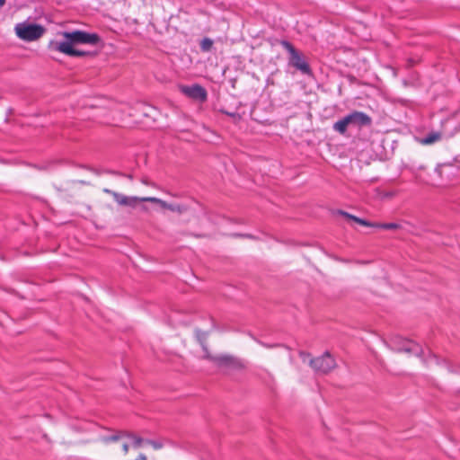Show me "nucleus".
<instances>
[{"label":"nucleus","instance_id":"nucleus-1","mask_svg":"<svg viewBox=\"0 0 460 460\" xmlns=\"http://www.w3.org/2000/svg\"><path fill=\"white\" fill-rule=\"evenodd\" d=\"M65 40L52 43L54 49L70 57L93 56L90 51H84L75 48L78 44H88L97 46L102 43V38L97 33H91L84 31L75 30L63 32Z\"/></svg>","mask_w":460,"mask_h":460},{"label":"nucleus","instance_id":"nucleus-2","mask_svg":"<svg viewBox=\"0 0 460 460\" xmlns=\"http://www.w3.org/2000/svg\"><path fill=\"white\" fill-rule=\"evenodd\" d=\"M372 125V118L363 111H354L336 121L332 128L334 131L345 136L349 127L360 129Z\"/></svg>","mask_w":460,"mask_h":460},{"label":"nucleus","instance_id":"nucleus-3","mask_svg":"<svg viewBox=\"0 0 460 460\" xmlns=\"http://www.w3.org/2000/svg\"><path fill=\"white\" fill-rule=\"evenodd\" d=\"M279 44L288 51V64L294 67L302 75L312 76L313 70L306 60L304 53L294 47V45L287 40H280Z\"/></svg>","mask_w":460,"mask_h":460},{"label":"nucleus","instance_id":"nucleus-4","mask_svg":"<svg viewBox=\"0 0 460 460\" xmlns=\"http://www.w3.org/2000/svg\"><path fill=\"white\" fill-rule=\"evenodd\" d=\"M44 31L45 29L37 23L22 22L15 26L16 35L20 39L27 41H32L40 38Z\"/></svg>","mask_w":460,"mask_h":460},{"label":"nucleus","instance_id":"nucleus-5","mask_svg":"<svg viewBox=\"0 0 460 460\" xmlns=\"http://www.w3.org/2000/svg\"><path fill=\"white\" fill-rule=\"evenodd\" d=\"M206 358L215 362L218 367H225L230 370H243L246 367V363L242 358L232 355L214 357L208 354Z\"/></svg>","mask_w":460,"mask_h":460},{"label":"nucleus","instance_id":"nucleus-6","mask_svg":"<svg viewBox=\"0 0 460 460\" xmlns=\"http://www.w3.org/2000/svg\"><path fill=\"white\" fill-rule=\"evenodd\" d=\"M311 367L319 374H327L336 367L335 359L326 351L322 356L310 360Z\"/></svg>","mask_w":460,"mask_h":460},{"label":"nucleus","instance_id":"nucleus-7","mask_svg":"<svg viewBox=\"0 0 460 460\" xmlns=\"http://www.w3.org/2000/svg\"><path fill=\"white\" fill-rule=\"evenodd\" d=\"M393 349L397 352H405L415 356H421L423 349L421 346L413 341L395 338L393 341Z\"/></svg>","mask_w":460,"mask_h":460},{"label":"nucleus","instance_id":"nucleus-8","mask_svg":"<svg viewBox=\"0 0 460 460\" xmlns=\"http://www.w3.org/2000/svg\"><path fill=\"white\" fill-rule=\"evenodd\" d=\"M180 90L181 93L194 101L205 102L208 100L207 90L205 87L199 84H194L191 85H181Z\"/></svg>","mask_w":460,"mask_h":460},{"label":"nucleus","instance_id":"nucleus-9","mask_svg":"<svg viewBox=\"0 0 460 460\" xmlns=\"http://www.w3.org/2000/svg\"><path fill=\"white\" fill-rule=\"evenodd\" d=\"M124 437H127L133 440V447L135 448H139L140 447H142L143 443H146V439L128 431H118L114 435L102 437L101 439L103 443L108 444L111 442H116Z\"/></svg>","mask_w":460,"mask_h":460},{"label":"nucleus","instance_id":"nucleus-10","mask_svg":"<svg viewBox=\"0 0 460 460\" xmlns=\"http://www.w3.org/2000/svg\"><path fill=\"white\" fill-rule=\"evenodd\" d=\"M140 199L141 198H137V197H128L121 193L114 194V200L118 204H119L121 206L131 207V208H135L137 206V204L141 201Z\"/></svg>","mask_w":460,"mask_h":460},{"label":"nucleus","instance_id":"nucleus-11","mask_svg":"<svg viewBox=\"0 0 460 460\" xmlns=\"http://www.w3.org/2000/svg\"><path fill=\"white\" fill-rule=\"evenodd\" d=\"M195 336L200 346L202 347L203 351L205 352L204 358H206V356L208 354H210L208 349V345L206 343L207 338L208 336V332H203L199 329L195 330Z\"/></svg>","mask_w":460,"mask_h":460},{"label":"nucleus","instance_id":"nucleus-12","mask_svg":"<svg viewBox=\"0 0 460 460\" xmlns=\"http://www.w3.org/2000/svg\"><path fill=\"white\" fill-rule=\"evenodd\" d=\"M163 208H166L172 212H177L179 214H182L188 210V207L185 205H180V204H170L164 201L163 204Z\"/></svg>","mask_w":460,"mask_h":460},{"label":"nucleus","instance_id":"nucleus-13","mask_svg":"<svg viewBox=\"0 0 460 460\" xmlns=\"http://www.w3.org/2000/svg\"><path fill=\"white\" fill-rule=\"evenodd\" d=\"M441 137H442L441 133H439V132H431V133H429L426 137H424L420 140V142L423 145H431V144L440 140Z\"/></svg>","mask_w":460,"mask_h":460},{"label":"nucleus","instance_id":"nucleus-14","mask_svg":"<svg viewBox=\"0 0 460 460\" xmlns=\"http://www.w3.org/2000/svg\"><path fill=\"white\" fill-rule=\"evenodd\" d=\"M213 40L209 38H204L201 41H200V49L204 52H208L212 49V47H213Z\"/></svg>","mask_w":460,"mask_h":460},{"label":"nucleus","instance_id":"nucleus-15","mask_svg":"<svg viewBox=\"0 0 460 460\" xmlns=\"http://www.w3.org/2000/svg\"><path fill=\"white\" fill-rule=\"evenodd\" d=\"M376 228L385 230H395L400 228V225L397 223H377Z\"/></svg>","mask_w":460,"mask_h":460},{"label":"nucleus","instance_id":"nucleus-16","mask_svg":"<svg viewBox=\"0 0 460 460\" xmlns=\"http://www.w3.org/2000/svg\"><path fill=\"white\" fill-rule=\"evenodd\" d=\"M141 202H152L155 204H159L163 208V204L164 203V200L155 198V197H146L140 199Z\"/></svg>","mask_w":460,"mask_h":460},{"label":"nucleus","instance_id":"nucleus-17","mask_svg":"<svg viewBox=\"0 0 460 460\" xmlns=\"http://www.w3.org/2000/svg\"><path fill=\"white\" fill-rule=\"evenodd\" d=\"M336 213H337L338 215H341V216L344 217H345V218H347L348 220H352V221H354V222H356V223H357V221H358V217H356V216H354V215H351V214H349V213H348V212H346V211H344V210H341V209H338V210L336 211Z\"/></svg>","mask_w":460,"mask_h":460},{"label":"nucleus","instance_id":"nucleus-18","mask_svg":"<svg viewBox=\"0 0 460 460\" xmlns=\"http://www.w3.org/2000/svg\"><path fill=\"white\" fill-rule=\"evenodd\" d=\"M336 213H337L338 215H341V216L344 217H345V218H347L348 220H352V221H354V222H356V223H357V221H358V217H356V216H354V215H351V214H349V213H348V212H346V211H344V210H341V209H338V210L336 211Z\"/></svg>","mask_w":460,"mask_h":460},{"label":"nucleus","instance_id":"nucleus-19","mask_svg":"<svg viewBox=\"0 0 460 460\" xmlns=\"http://www.w3.org/2000/svg\"><path fill=\"white\" fill-rule=\"evenodd\" d=\"M357 223L361 226H364L376 227V225H377V223L370 222V221H367V220L360 218V217H358Z\"/></svg>","mask_w":460,"mask_h":460},{"label":"nucleus","instance_id":"nucleus-20","mask_svg":"<svg viewBox=\"0 0 460 460\" xmlns=\"http://www.w3.org/2000/svg\"><path fill=\"white\" fill-rule=\"evenodd\" d=\"M146 444L152 446L156 450L161 449L164 446L162 442L152 439H146Z\"/></svg>","mask_w":460,"mask_h":460},{"label":"nucleus","instance_id":"nucleus-21","mask_svg":"<svg viewBox=\"0 0 460 460\" xmlns=\"http://www.w3.org/2000/svg\"><path fill=\"white\" fill-rule=\"evenodd\" d=\"M417 61L414 60L413 58H410L407 59L406 61V68H411L412 66H414L416 65Z\"/></svg>","mask_w":460,"mask_h":460},{"label":"nucleus","instance_id":"nucleus-22","mask_svg":"<svg viewBox=\"0 0 460 460\" xmlns=\"http://www.w3.org/2000/svg\"><path fill=\"white\" fill-rule=\"evenodd\" d=\"M235 237H243V238H249V239H254V236L251 234H233Z\"/></svg>","mask_w":460,"mask_h":460},{"label":"nucleus","instance_id":"nucleus-23","mask_svg":"<svg viewBox=\"0 0 460 460\" xmlns=\"http://www.w3.org/2000/svg\"><path fill=\"white\" fill-rule=\"evenodd\" d=\"M103 191L105 193H108V194L111 195L113 198H114V194H119V192H116V191L111 190L110 189H104Z\"/></svg>","mask_w":460,"mask_h":460},{"label":"nucleus","instance_id":"nucleus-24","mask_svg":"<svg viewBox=\"0 0 460 460\" xmlns=\"http://www.w3.org/2000/svg\"><path fill=\"white\" fill-rule=\"evenodd\" d=\"M128 448H129L128 444L124 442L122 444V450L124 451L125 454L128 452Z\"/></svg>","mask_w":460,"mask_h":460},{"label":"nucleus","instance_id":"nucleus-25","mask_svg":"<svg viewBox=\"0 0 460 460\" xmlns=\"http://www.w3.org/2000/svg\"><path fill=\"white\" fill-rule=\"evenodd\" d=\"M436 172H438L439 175H441V171H442V165L441 164H438L436 169H435Z\"/></svg>","mask_w":460,"mask_h":460},{"label":"nucleus","instance_id":"nucleus-26","mask_svg":"<svg viewBox=\"0 0 460 460\" xmlns=\"http://www.w3.org/2000/svg\"><path fill=\"white\" fill-rule=\"evenodd\" d=\"M394 195H395V192L391 191V192L385 193V197H387V198H392V197H394Z\"/></svg>","mask_w":460,"mask_h":460},{"label":"nucleus","instance_id":"nucleus-27","mask_svg":"<svg viewBox=\"0 0 460 460\" xmlns=\"http://www.w3.org/2000/svg\"><path fill=\"white\" fill-rule=\"evenodd\" d=\"M193 235H194L195 237H197V238H204V237H206V236H207V235H206V234H193Z\"/></svg>","mask_w":460,"mask_h":460},{"label":"nucleus","instance_id":"nucleus-28","mask_svg":"<svg viewBox=\"0 0 460 460\" xmlns=\"http://www.w3.org/2000/svg\"><path fill=\"white\" fill-rule=\"evenodd\" d=\"M5 0H0V9L4 6Z\"/></svg>","mask_w":460,"mask_h":460},{"label":"nucleus","instance_id":"nucleus-29","mask_svg":"<svg viewBox=\"0 0 460 460\" xmlns=\"http://www.w3.org/2000/svg\"><path fill=\"white\" fill-rule=\"evenodd\" d=\"M226 114L229 115V116H231V117H234V116L236 115V113H234V112H233V113H231V112H226Z\"/></svg>","mask_w":460,"mask_h":460},{"label":"nucleus","instance_id":"nucleus-30","mask_svg":"<svg viewBox=\"0 0 460 460\" xmlns=\"http://www.w3.org/2000/svg\"><path fill=\"white\" fill-rule=\"evenodd\" d=\"M267 374L270 376V378H272V376L270 375V373L267 372Z\"/></svg>","mask_w":460,"mask_h":460},{"label":"nucleus","instance_id":"nucleus-31","mask_svg":"<svg viewBox=\"0 0 460 460\" xmlns=\"http://www.w3.org/2000/svg\"><path fill=\"white\" fill-rule=\"evenodd\" d=\"M304 355H305V353H304V352H301V353H300V356H301V357H302V356H304Z\"/></svg>","mask_w":460,"mask_h":460}]
</instances>
